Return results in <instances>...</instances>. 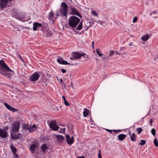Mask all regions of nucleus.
I'll return each instance as SVG.
<instances>
[{"mask_svg":"<svg viewBox=\"0 0 158 158\" xmlns=\"http://www.w3.org/2000/svg\"><path fill=\"white\" fill-rule=\"evenodd\" d=\"M9 72H12L13 73H14V71L10 69L4 61L2 60H0V73L2 75L6 76L7 78H10L11 74L8 73Z\"/></svg>","mask_w":158,"mask_h":158,"instance_id":"1","label":"nucleus"},{"mask_svg":"<svg viewBox=\"0 0 158 158\" xmlns=\"http://www.w3.org/2000/svg\"><path fill=\"white\" fill-rule=\"evenodd\" d=\"M19 126L20 123L18 121L15 122L13 123L10 132L11 137L12 139H15L20 138V133L16 134V133L19 131Z\"/></svg>","mask_w":158,"mask_h":158,"instance_id":"2","label":"nucleus"},{"mask_svg":"<svg viewBox=\"0 0 158 158\" xmlns=\"http://www.w3.org/2000/svg\"><path fill=\"white\" fill-rule=\"evenodd\" d=\"M80 21V19L75 16H71L69 19V24L72 27H75Z\"/></svg>","mask_w":158,"mask_h":158,"instance_id":"3","label":"nucleus"},{"mask_svg":"<svg viewBox=\"0 0 158 158\" xmlns=\"http://www.w3.org/2000/svg\"><path fill=\"white\" fill-rule=\"evenodd\" d=\"M68 10V6L65 2H62L59 10L60 13L62 16L67 17Z\"/></svg>","mask_w":158,"mask_h":158,"instance_id":"4","label":"nucleus"},{"mask_svg":"<svg viewBox=\"0 0 158 158\" xmlns=\"http://www.w3.org/2000/svg\"><path fill=\"white\" fill-rule=\"evenodd\" d=\"M14 5V3L12 2V0H0V9H2L7 6H11Z\"/></svg>","mask_w":158,"mask_h":158,"instance_id":"5","label":"nucleus"},{"mask_svg":"<svg viewBox=\"0 0 158 158\" xmlns=\"http://www.w3.org/2000/svg\"><path fill=\"white\" fill-rule=\"evenodd\" d=\"M49 127L53 130L55 131H57L59 127L57 126L56 122L54 120H52L51 121Z\"/></svg>","mask_w":158,"mask_h":158,"instance_id":"6","label":"nucleus"},{"mask_svg":"<svg viewBox=\"0 0 158 158\" xmlns=\"http://www.w3.org/2000/svg\"><path fill=\"white\" fill-rule=\"evenodd\" d=\"M85 54H81L79 52H74L73 53L72 56L74 60L81 59V57L84 56Z\"/></svg>","mask_w":158,"mask_h":158,"instance_id":"7","label":"nucleus"},{"mask_svg":"<svg viewBox=\"0 0 158 158\" xmlns=\"http://www.w3.org/2000/svg\"><path fill=\"white\" fill-rule=\"evenodd\" d=\"M40 77V75L37 72L34 73L31 77V80L32 81H37Z\"/></svg>","mask_w":158,"mask_h":158,"instance_id":"8","label":"nucleus"},{"mask_svg":"<svg viewBox=\"0 0 158 158\" xmlns=\"http://www.w3.org/2000/svg\"><path fill=\"white\" fill-rule=\"evenodd\" d=\"M66 141L67 143L70 145H71L73 142V136H72L71 138L69 135H66Z\"/></svg>","mask_w":158,"mask_h":158,"instance_id":"9","label":"nucleus"},{"mask_svg":"<svg viewBox=\"0 0 158 158\" xmlns=\"http://www.w3.org/2000/svg\"><path fill=\"white\" fill-rule=\"evenodd\" d=\"M71 13L72 15H74L80 18H81V16L76 8L74 7L71 8Z\"/></svg>","mask_w":158,"mask_h":158,"instance_id":"10","label":"nucleus"},{"mask_svg":"<svg viewBox=\"0 0 158 158\" xmlns=\"http://www.w3.org/2000/svg\"><path fill=\"white\" fill-rule=\"evenodd\" d=\"M6 11L12 15H14L17 12L16 9L15 8H11L6 10Z\"/></svg>","mask_w":158,"mask_h":158,"instance_id":"11","label":"nucleus"},{"mask_svg":"<svg viewBox=\"0 0 158 158\" xmlns=\"http://www.w3.org/2000/svg\"><path fill=\"white\" fill-rule=\"evenodd\" d=\"M8 134L6 131L0 128V136L2 138H5L8 136Z\"/></svg>","mask_w":158,"mask_h":158,"instance_id":"12","label":"nucleus"},{"mask_svg":"<svg viewBox=\"0 0 158 158\" xmlns=\"http://www.w3.org/2000/svg\"><path fill=\"white\" fill-rule=\"evenodd\" d=\"M4 104L6 108L10 110H12L14 112H15L18 110L17 109L12 107L11 106L9 105L6 103H4Z\"/></svg>","mask_w":158,"mask_h":158,"instance_id":"13","label":"nucleus"},{"mask_svg":"<svg viewBox=\"0 0 158 158\" xmlns=\"http://www.w3.org/2000/svg\"><path fill=\"white\" fill-rule=\"evenodd\" d=\"M56 139L58 142L61 143L63 142L64 140V137L62 135H55Z\"/></svg>","mask_w":158,"mask_h":158,"instance_id":"14","label":"nucleus"},{"mask_svg":"<svg viewBox=\"0 0 158 158\" xmlns=\"http://www.w3.org/2000/svg\"><path fill=\"white\" fill-rule=\"evenodd\" d=\"M57 61L60 64L65 65H70L69 63H68V62L67 61L64 60L62 58L58 59H57Z\"/></svg>","mask_w":158,"mask_h":158,"instance_id":"15","label":"nucleus"},{"mask_svg":"<svg viewBox=\"0 0 158 158\" xmlns=\"http://www.w3.org/2000/svg\"><path fill=\"white\" fill-rule=\"evenodd\" d=\"M33 25V30L34 31H35L37 30V27H38L41 26L42 25L41 23L35 22L34 23Z\"/></svg>","mask_w":158,"mask_h":158,"instance_id":"16","label":"nucleus"},{"mask_svg":"<svg viewBox=\"0 0 158 158\" xmlns=\"http://www.w3.org/2000/svg\"><path fill=\"white\" fill-rule=\"evenodd\" d=\"M89 113V111L88 109L86 108H85L84 109V111L83 112V114L84 116L85 117H86L88 115Z\"/></svg>","mask_w":158,"mask_h":158,"instance_id":"17","label":"nucleus"},{"mask_svg":"<svg viewBox=\"0 0 158 158\" xmlns=\"http://www.w3.org/2000/svg\"><path fill=\"white\" fill-rule=\"evenodd\" d=\"M94 23V21L92 19H91L90 21L87 22V28L86 29V30H87L89 28L91 27Z\"/></svg>","mask_w":158,"mask_h":158,"instance_id":"18","label":"nucleus"},{"mask_svg":"<svg viewBox=\"0 0 158 158\" xmlns=\"http://www.w3.org/2000/svg\"><path fill=\"white\" fill-rule=\"evenodd\" d=\"M131 140L133 142L135 141L136 140V136L135 133H133L130 136Z\"/></svg>","mask_w":158,"mask_h":158,"instance_id":"19","label":"nucleus"},{"mask_svg":"<svg viewBox=\"0 0 158 158\" xmlns=\"http://www.w3.org/2000/svg\"><path fill=\"white\" fill-rule=\"evenodd\" d=\"M126 135L123 134H121L118 136V139L120 140H122L124 139L126 137Z\"/></svg>","mask_w":158,"mask_h":158,"instance_id":"20","label":"nucleus"},{"mask_svg":"<svg viewBox=\"0 0 158 158\" xmlns=\"http://www.w3.org/2000/svg\"><path fill=\"white\" fill-rule=\"evenodd\" d=\"M36 127V126L34 124L33 126L29 127L28 130H29V132H32L35 130V128Z\"/></svg>","mask_w":158,"mask_h":158,"instance_id":"21","label":"nucleus"},{"mask_svg":"<svg viewBox=\"0 0 158 158\" xmlns=\"http://www.w3.org/2000/svg\"><path fill=\"white\" fill-rule=\"evenodd\" d=\"M41 149L42 151L44 153L46 150L48 149V147L46 144H44L41 146Z\"/></svg>","mask_w":158,"mask_h":158,"instance_id":"22","label":"nucleus"},{"mask_svg":"<svg viewBox=\"0 0 158 158\" xmlns=\"http://www.w3.org/2000/svg\"><path fill=\"white\" fill-rule=\"evenodd\" d=\"M36 145L35 144H33L30 147V149L32 153H34L35 150V149Z\"/></svg>","mask_w":158,"mask_h":158,"instance_id":"23","label":"nucleus"},{"mask_svg":"<svg viewBox=\"0 0 158 158\" xmlns=\"http://www.w3.org/2000/svg\"><path fill=\"white\" fill-rule=\"evenodd\" d=\"M10 148L13 153L15 154L17 152L16 148L12 145H11Z\"/></svg>","mask_w":158,"mask_h":158,"instance_id":"24","label":"nucleus"},{"mask_svg":"<svg viewBox=\"0 0 158 158\" xmlns=\"http://www.w3.org/2000/svg\"><path fill=\"white\" fill-rule=\"evenodd\" d=\"M149 38V35H147L142 37L141 39L143 41H146Z\"/></svg>","mask_w":158,"mask_h":158,"instance_id":"25","label":"nucleus"},{"mask_svg":"<svg viewBox=\"0 0 158 158\" xmlns=\"http://www.w3.org/2000/svg\"><path fill=\"white\" fill-rule=\"evenodd\" d=\"M82 27V22H81L80 23H79V25L77 27V29L78 30H81Z\"/></svg>","mask_w":158,"mask_h":158,"instance_id":"26","label":"nucleus"},{"mask_svg":"<svg viewBox=\"0 0 158 158\" xmlns=\"http://www.w3.org/2000/svg\"><path fill=\"white\" fill-rule=\"evenodd\" d=\"M91 13L92 15L94 16H95L96 17L98 16V15L97 13L94 10L92 11L91 12Z\"/></svg>","mask_w":158,"mask_h":158,"instance_id":"27","label":"nucleus"},{"mask_svg":"<svg viewBox=\"0 0 158 158\" xmlns=\"http://www.w3.org/2000/svg\"><path fill=\"white\" fill-rule=\"evenodd\" d=\"M136 131L138 134H139L142 131V129L140 127H139L136 129Z\"/></svg>","mask_w":158,"mask_h":158,"instance_id":"28","label":"nucleus"},{"mask_svg":"<svg viewBox=\"0 0 158 158\" xmlns=\"http://www.w3.org/2000/svg\"><path fill=\"white\" fill-rule=\"evenodd\" d=\"M141 142L139 143V144L141 145H144L146 143V141L145 140H141Z\"/></svg>","mask_w":158,"mask_h":158,"instance_id":"29","label":"nucleus"},{"mask_svg":"<svg viewBox=\"0 0 158 158\" xmlns=\"http://www.w3.org/2000/svg\"><path fill=\"white\" fill-rule=\"evenodd\" d=\"M154 144L155 146L158 147V141L156 139H154Z\"/></svg>","mask_w":158,"mask_h":158,"instance_id":"30","label":"nucleus"},{"mask_svg":"<svg viewBox=\"0 0 158 158\" xmlns=\"http://www.w3.org/2000/svg\"><path fill=\"white\" fill-rule=\"evenodd\" d=\"M96 52L99 56H102V54H101L100 51L99 49H97L96 50Z\"/></svg>","mask_w":158,"mask_h":158,"instance_id":"31","label":"nucleus"},{"mask_svg":"<svg viewBox=\"0 0 158 158\" xmlns=\"http://www.w3.org/2000/svg\"><path fill=\"white\" fill-rule=\"evenodd\" d=\"M65 128H64L61 129L60 130V133H65Z\"/></svg>","mask_w":158,"mask_h":158,"instance_id":"32","label":"nucleus"},{"mask_svg":"<svg viewBox=\"0 0 158 158\" xmlns=\"http://www.w3.org/2000/svg\"><path fill=\"white\" fill-rule=\"evenodd\" d=\"M158 13V10H156L154 11L151 12V13L150 14V15L151 16H153V14H155L156 13Z\"/></svg>","mask_w":158,"mask_h":158,"instance_id":"33","label":"nucleus"},{"mask_svg":"<svg viewBox=\"0 0 158 158\" xmlns=\"http://www.w3.org/2000/svg\"><path fill=\"white\" fill-rule=\"evenodd\" d=\"M151 133L152 134L154 135H156V131L154 128H152L151 130Z\"/></svg>","mask_w":158,"mask_h":158,"instance_id":"34","label":"nucleus"},{"mask_svg":"<svg viewBox=\"0 0 158 158\" xmlns=\"http://www.w3.org/2000/svg\"><path fill=\"white\" fill-rule=\"evenodd\" d=\"M29 127L27 125V124H24L23 125V128L24 129H27L28 130V128Z\"/></svg>","mask_w":158,"mask_h":158,"instance_id":"35","label":"nucleus"},{"mask_svg":"<svg viewBox=\"0 0 158 158\" xmlns=\"http://www.w3.org/2000/svg\"><path fill=\"white\" fill-rule=\"evenodd\" d=\"M53 15L54 13L53 11H51L49 14V17H52L53 16Z\"/></svg>","mask_w":158,"mask_h":158,"instance_id":"36","label":"nucleus"},{"mask_svg":"<svg viewBox=\"0 0 158 158\" xmlns=\"http://www.w3.org/2000/svg\"><path fill=\"white\" fill-rule=\"evenodd\" d=\"M114 54L113 51H110L109 52V55L110 56H112Z\"/></svg>","mask_w":158,"mask_h":158,"instance_id":"37","label":"nucleus"},{"mask_svg":"<svg viewBox=\"0 0 158 158\" xmlns=\"http://www.w3.org/2000/svg\"><path fill=\"white\" fill-rule=\"evenodd\" d=\"M137 20V17H135L134 18L132 22L133 23L136 22Z\"/></svg>","mask_w":158,"mask_h":158,"instance_id":"38","label":"nucleus"},{"mask_svg":"<svg viewBox=\"0 0 158 158\" xmlns=\"http://www.w3.org/2000/svg\"><path fill=\"white\" fill-rule=\"evenodd\" d=\"M18 57L19 58V59L22 61L23 62H25L23 59L22 57L19 54L18 56Z\"/></svg>","mask_w":158,"mask_h":158,"instance_id":"39","label":"nucleus"},{"mask_svg":"<svg viewBox=\"0 0 158 158\" xmlns=\"http://www.w3.org/2000/svg\"><path fill=\"white\" fill-rule=\"evenodd\" d=\"M65 105L66 106H69V103L67 102L66 100H65L64 101Z\"/></svg>","mask_w":158,"mask_h":158,"instance_id":"40","label":"nucleus"},{"mask_svg":"<svg viewBox=\"0 0 158 158\" xmlns=\"http://www.w3.org/2000/svg\"><path fill=\"white\" fill-rule=\"evenodd\" d=\"M98 158H102L101 154L100 153V151L99 150V153L98 154Z\"/></svg>","mask_w":158,"mask_h":158,"instance_id":"41","label":"nucleus"},{"mask_svg":"<svg viewBox=\"0 0 158 158\" xmlns=\"http://www.w3.org/2000/svg\"><path fill=\"white\" fill-rule=\"evenodd\" d=\"M61 72L63 73H65L66 72V70L64 69H61Z\"/></svg>","mask_w":158,"mask_h":158,"instance_id":"42","label":"nucleus"},{"mask_svg":"<svg viewBox=\"0 0 158 158\" xmlns=\"http://www.w3.org/2000/svg\"><path fill=\"white\" fill-rule=\"evenodd\" d=\"M152 122H153V121H152V119H151L150 120V122H149L151 126H152Z\"/></svg>","mask_w":158,"mask_h":158,"instance_id":"43","label":"nucleus"},{"mask_svg":"<svg viewBox=\"0 0 158 158\" xmlns=\"http://www.w3.org/2000/svg\"><path fill=\"white\" fill-rule=\"evenodd\" d=\"M77 158H85V157L84 156H78L77 157Z\"/></svg>","mask_w":158,"mask_h":158,"instance_id":"44","label":"nucleus"},{"mask_svg":"<svg viewBox=\"0 0 158 158\" xmlns=\"http://www.w3.org/2000/svg\"><path fill=\"white\" fill-rule=\"evenodd\" d=\"M62 98L64 100V101H65V100H66L65 97L64 96H62Z\"/></svg>","mask_w":158,"mask_h":158,"instance_id":"45","label":"nucleus"},{"mask_svg":"<svg viewBox=\"0 0 158 158\" xmlns=\"http://www.w3.org/2000/svg\"><path fill=\"white\" fill-rule=\"evenodd\" d=\"M129 46H133V43H130L129 44Z\"/></svg>","mask_w":158,"mask_h":158,"instance_id":"46","label":"nucleus"},{"mask_svg":"<svg viewBox=\"0 0 158 158\" xmlns=\"http://www.w3.org/2000/svg\"><path fill=\"white\" fill-rule=\"evenodd\" d=\"M128 134H129V135H130L131 136V131H130V130H129V132H128Z\"/></svg>","mask_w":158,"mask_h":158,"instance_id":"47","label":"nucleus"},{"mask_svg":"<svg viewBox=\"0 0 158 158\" xmlns=\"http://www.w3.org/2000/svg\"><path fill=\"white\" fill-rule=\"evenodd\" d=\"M106 130L107 131H108L110 132H112V130H109V129H106Z\"/></svg>","mask_w":158,"mask_h":158,"instance_id":"48","label":"nucleus"},{"mask_svg":"<svg viewBox=\"0 0 158 158\" xmlns=\"http://www.w3.org/2000/svg\"><path fill=\"white\" fill-rule=\"evenodd\" d=\"M116 55H120V53H118V52H116Z\"/></svg>","mask_w":158,"mask_h":158,"instance_id":"49","label":"nucleus"},{"mask_svg":"<svg viewBox=\"0 0 158 158\" xmlns=\"http://www.w3.org/2000/svg\"><path fill=\"white\" fill-rule=\"evenodd\" d=\"M92 45H93V48H94V42H92Z\"/></svg>","mask_w":158,"mask_h":158,"instance_id":"50","label":"nucleus"},{"mask_svg":"<svg viewBox=\"0 0 158 158\" xmlns=\"http://www.w3.org/2000/svg\"><path fill=\"white\" fill-rule=\"evenodd\" d=\"M70 59H71V60H74V58H73H73L71 57V58H70Z\"/></svg>","mask_w":158,"mask_h":158,"instance_id":"51","label":"nucleus"},{"mask_svg":"<svg viewBox=\"0 0 158 158\" xmlns=\"http://www.w3.org/2000/svg\"><path fill=\"white\" fill-rule=\"evenodd\" d=\"M60 81L61 82H62V79H60Z\"/></svg>","mask_w":158,"mask_h":158,"instance_id":"52","label":"nucleus"},{"mask_svg":"<svg viewBox=\"0 0 158 158\" xmlns=\"http://www.w3.org/2000/svg\"><path fill=\"white\" fill-rule=\"evenodd\" d=\"M154 18H157V17H154Z\"/></svg>","mask_w":158,"mask_h":158,"instance_id":"53","label":"nucleus"},{"mask_svg":"<svg viewBox=\"0 0 158 158\" xmlns=\"http://www.w3.org/2000/svg\"><path fill=\"white\" fill-rule=\"evenodd\" d=\"M39 0V1H40V0Z\"/></svg>","mask_w":158,"mask_h":158,"instance_id":"54","label":"nucleus"}]
</instances>
